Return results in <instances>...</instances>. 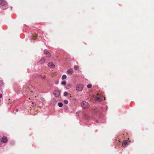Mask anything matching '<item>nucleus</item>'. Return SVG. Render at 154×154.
Here are the masks:
<instances>
[{"label":"nucleus","mask_w":154,"mask_h":154,"mask_svg":"<svg viewBox=\"0 0 154 154\" xmlns=\"http://www.w3.org/2000/svg\"><path fill=\"white\" fill-rule=\"evenodd\" d=\"M89 106V105L87 102L84 101L82 102L81 107L84 108H87Z\"/></svg>","instance_id":"obj_1"},{"label":"nucleus","mask_w":154,"mask_h":154,"mask_svg":"<svg viewBox=\"0 0 154 154\" xmlns=\"http://www.w3.org/2000/svg\"><path fill=\"white\" fill-rule=\"evenodd\" d=\"M83 88V86L82 84H78L77 85L76 88L77 91H82Z\"/></svg>","instance_id":"obj_2"},{"label":"nucleus","mask_w":154,"mask_h":154,"mask_svg":"<svg viewBox=\"0 0 154 154\" xmlns=\"http://www.w3.org/2000/svg\"><path fill=\"white\" fill-rule=\"evenodd\" d=\"M53 94L55 97H58L60 95V92L59 91L56 90L54 91Z\"/></svg>","instance_id":"obj_3"},{"label":"nucleus","mask_w":154,"mask_h":154,"mask_svg":"<svg viewBox=\"0 0 154 154\" xmlns=\"http://www.w3.org/2000/svg\"><path fill=\"white\" fill-rule=\"evenodd\" d=\"M8 140V139L7 138V137H6L4 136L1 139V141L3 143H6Z\"/></svg>","instance_id":"obj_4"},{"label":"nucleus","mask_w":154,"mask_h":154,"mask_svg":"<svg viewBox=\"0 0 154 154\" xmlns=\"http://www.w3.org/2000/svg\"><path fill=\"white\" fill-rule=\"evenodd\" d=\"M6 5V2L4 0H0V5L2 6H4Z\"/></svg>","instance_id":"obj_5"},{"label":"nucleus","mask_w":154,"mask_h":154,"mask_svg":"<svg viewBox=\"0 0 154 154\" xmlns=\"http://www.w3.org/2000/svg\"><path fill=\"white\" fill-rule=\"evenodd\" d=\"M67 72L70 75L72 74L73 73V71L72 69H70L67 70Z\"/></svg>","instance_id":"obj_6"},{"label":"nucleus","mask_w":154,"mask_h":154,"mask_svg":"<svg viewBox=\"0 0 154 154\" xmlns=\"http://www.w3.org/2000/svg\"><path fill=\"white\" fill-rule=\"evenodd\" d=\"M48 67L51 68H54L55 67V65L53 64V63L52 62L49 63L48 64Z\"/></svg>","instance_id":"obj_7"},{"label":"nucleus","mask_w":154,"mask_h":154,"mask_svg":"<svg viewBox=\"0 0 154 154\" xmlns=\"http://www.w3.org/2000/svg\"><path fill=\"white\" fill-rule=\"evenodd\" d=\"M72 86V85L70 83H68L65 86V88L67 89H69Z\"/></svg>","instance_id":"obj_8"},{"label":"nucleus","mask_w":154,"mask_h":154,"mask_svg":"<svg viewBox=\"0 0 154 154\" xmlns=\"http://www.w3.org/2000/svg\"><path fill=\"white\" fill-rule=\"evenodd\" d=\"M44 54L47 55V56L48 57H51V54L50 53L46 50H45Z\"/></svg>","instance_id":"obj_9"},{"label":"nucleus","mask_w":154,"mask_h":154,"mask_svg":"<svg viewBox=\"0 0 154 154\" xmlns=\"http://www.w3.org/2000/svg\"><path fill=\"white\" fill-rule=\"evenodd\" d=\"M96 99L97 100L99 101H100L103 100V97H96Z\"/></svg>","instance_id":"obj_10"},{"label":"nucleus","mask_w":154,"mask_h":154,"mask_svg":"<svg viewBox=\"0 0 154 154\" xmlns=\"http://www.w3.org/2000/svg\"><path fill=\"white\" fill-rule=\"evenodd\" d=\"M45 61V60L44 58H42L39 61V63L41 64H42Z\"/></svg>","instance_id":"obj_11"},{"label":"nucleus","mask_w":154,"mask_h":154,"mask_svg":"<svg viewBox=\"0 0 154 154\" xmlns=\"http://www.w3.org/2000/svg\"><path fill=\"white\" fill-rule=\"evenodd\" d=\"M127 143V142L126 140H125L123 141V143H122V146H126V144Z\"/></svg>","instance_id":"obj_12"},{"label":"nucleus","mask_w":154,"mask_h":154,"mask_svg":"<svg viewBox=\"0 0 154 154\" xmlns=\"http://www.w3.org/2000/svg\"><path fill=\"white\" fill-rule=\"evenodd\" d=\"M67 77L66 75H63L62 77V79L63 80L65 79Z\"/></svg>","instance_id":"obj_13"},{"label":"nucleus","mask_w":154,"mask_h":154,"mask_svg":"<svg viewBox=\"0 0 154 154\" xmlns=\"http://www.w3.org/2000/svg\"><path fill=\"white\" fill-rule=\"evenodd\" d=\"M66 84V82L65 81L63 80L61 82V85H65Z\"/></svg>","instance_id":"obj_14"},{"label":"nucleus","mask_w":154,"mask_h":154,"mask_svg":"<svg viewBox=\"0 0 154 154\" xmlns=\"http://www.w3.org/2000/svg\"><path fill=\"white\" fill-rule=\"evenodd\" d=\"M58 105L59 107H62L63 106V104L62 103L59 102L58 103Z\"/></svg>","instance_id":"obj_15"},{"label":"nucleus","mask_w":154,"mask_h":154,"mask_svg":"<svg viewBox=\"0 0 154 154\" xmlns=\"http://www.w3.org/2000/svg\"><path fill=\"white\" fill-rule=\"evenodd\" d=\"M74 69L75 70H77L79 69V66H74Z\"/></svg>","instance_id":"obj_16"},{"label":"nucleus","mask_w":154,"mask_h":154,"mask_svg":"<svg viewBox=\"0 0 154 154\" xmlns=\"http://www.w3.org/2000/svg\"><path fill=\"white\" fill-rule=\"evenodd\" d=\"M4 85V83L2 81L0 80V86H2Z\"/></svg>","instance_id":"obj_17"},{"label":"nucleus","mask_w":154,"mask_h":154,"mask_svg":"<svg viewBox=\"0 0 154 154\" xmlns=\"http://www.w3.org/2000/svg\"><path fill=\"white\" fill-rule=\"evenodd\" d=\"M0 8L1 9L3 10H5L7 9V8L6 7H1V6H0Z\"/></svg>","instance_id":"obj_18"},{"label":"nucleus","mask_w":154,"mask_h":154,"mask_svg":"<svg viewBox=\"0 0 154 154\" xmlns=\"http://www.w3.org/2000/svg\"><path fill=\"white\" fill-rule=\"evenodd\" d=\"M38 37V36L36 35H33V36L32 37V39L33 40H35V39Z\"/></svg>","instance_id":"obj_19"},{"label":"nucleus","mask_w":154,"mask_h":154,"mask_svg":"<svg viewBox=\"0 0 154 154\" xmlns=\"http://www.w3.org/2000/svg\"><path fill=\"white\" fill-rule=\"evenodd\" d=\"M63 102H64V103L65 104H68V100H64Z\"/></svg>","instance_id":"obj_20"},{"label":"nucleus","mask_w":154,"mask_h":154,"mask_svg":"<svg viewBox=\"0 0 154 154\" xmlns=\"http://www.w3.org/2000/svg\"><path fill=\"white\" fill-rule=\"evenodd\" d=\"M67 95H68L67 92L66 91L64 92V94H63L64 96L66 97V96H67Z\"/></svg>","instance_id":"obj_21"},{"label":"nucleus","mask_w":154,"mask_h":154,"mask_svg":"<svg viewBox=\"0 0 154 154\" xmlns=\"http://www.w3.org/2000/svg\"><path fill=\"white\" fill-rule=\"evenodd\" d=\"M91 86L92 85L91 84H88L87 86V87L88 88H91Z\"/></svg>","instance_id":"obj_22"},{"label":"nucleus","mask_w":154,"mask_h":154,"mask_svg":"<svg viewBox=\"0 0 154 154\" xmlns=\"http://www.w3.org/2000/svg\"><path fill=\"white\" fill-rule=\"evenodd\" d=\"M42 100L43 102H44L45 101V100L44 98H42Z\"/></svg>","instance_id":"obj_23"},{"label":"nucleus","mask_w":154,"mask_h":154,"mask_svg":"<svg viewBox=\"0 0 154 154\" xmlns=\"http://www.w3.org/2000/svg\"><path fill=\"white\" fill-rule=\"evenodd\" d=\"M2 94H0V98H2Z\"/></svg>","instance_id":"obj_24"},{"label":"nucleus","mask_w":154,"mask_h":154,"mask_svg":"<svg viewBox=\"0 0 154 154\" xmlns=\"http://www.w3.org/2000/svg\"><path fill=\"white\" fill-rule=\"evenodd\" d=\"M15 110L16 111L18 112V109H16Z\"/></svg>","instance_id":"obj_25"},{"label":"nucleus","mask_w":154,"mask_h":154,"mask_svg":"<svg viewBox=\"0 0 154 154\" xmlns=\"http://www.w3.org/2000/svg\"><path fill=\"white\" fill-rule=\"evenodd\" d=\"M10 145H13V144H14V143H13H13H12L11 142V143H10Z\"/></svg>","instance_id":"obj_26"},{"label":"nucleus","mask_w":154,"mask_h":154,"mask_svg":"<svg viewBox=\"0 0 154 154\" xmlns=\"http://www.w3.org/2000/svg\"><path fill=\"white\" fill-rule=\"evenodd\" d=\"M30 92H32V91H30Z\"/></svg>","instance_id":"obj_27"},{"label":"nucleus","mask_w":154,"mask_h":154,"mask_svg":"<svg viewBox=\"0 0 154 154\" xmlns=\"http://www.w3.org/2000/svg\"><path fill=\"white\" fill-rule=\"evenodd\" d=\"M1 102V100H0V102Z\"/></svg>","instance_id":"obj_28"}]
</instances>
